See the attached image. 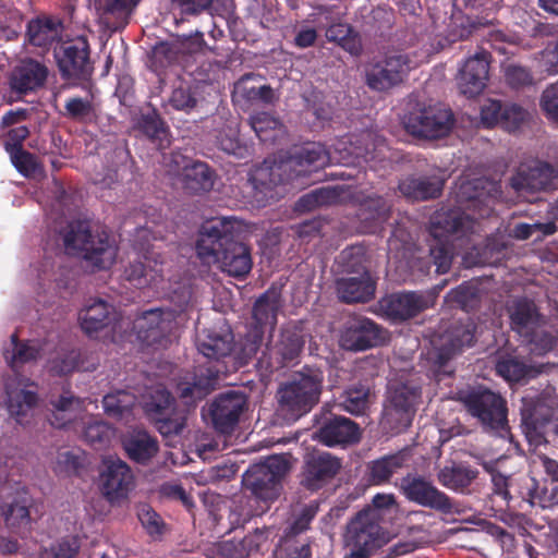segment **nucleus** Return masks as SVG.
I'll list each match as a JSON object with an SVG mask.
<instances>
[{
	"label": "nucleus",
	"mask_w": 558,
	"mask_h": 558,
	"mask_svg": "<svg viewBox=\"0 0 558 558\" xmlns=\"http://www.w3.org/2000/svg\"><path fill=\"white\" fill-rule=\"evenodd\" d=\"M497 373L508 381H519L529 376L533 369L518 357H506L496 364Z\"/></svg>",
	"instance_id": "obj_52"
},
{
	"label": "nucleus",
	"mask_w": 558,
	"mask_h": 558,
	"mask_svg": "<svg viewBox=\"0 0 558 558\" xmlns=\"http://www.w3.org/2000/svg\"><path fill=\"white\" fill-rule=\"evenodd\" d=\"M373 401V393L369 387L359 384L348 388L343 396L341 405L351 414H364Z\"/></svg>",
	"instance_id": "obj_43"
},
{
	"label": "nucleus",
	"mask_w": 558,
	"mask_h": 558,
	"mask_svg": "<svg viewBox=\"0 0 558 558\" xmlns=\"http://www.w3.org/2000/svg\"><path fill=\"white\" fill-rule=\"evenodd\" d=\"M303 344L299 332L291 329L282 330L278 341L269 348L271 367L280 368L292 363L300 355Z\"/></svg>",
	"instance_id": "obj_30"
},
{
	"label": "nucleus",
	"mask_w": 558,
	"mask_h": 558,
	"mask_svg": "<svg viewBox=\"0 0 558 558\" xmlns=\"http://www.w3.org/2000/svg\"><path fill=\"white\" fill-rule=\"evenodd\" d=\"M280 306V293L277 290H268L256 301L253 317L258 325L272 328Z\"/></svg>",
	"instance_id": "obj_40"
},
{
	"label": "nucleus",
	"mask_w": 558,
	"mask_h": 558,
	"mask_svg": "<svg viewBox=\"0 0 558 558\" xmlns=\"http://www.w3.org/2000/svg\"><path fill=\"white\" fill-rule=\"evenodd\" d=\"M314 436L319 442L331 447L359 441L361 432L350 418L336 416L325 422Z\"/></svg>",
	"instance_id": "obj_26"
},
{
	"label": "nucleus",
	"mask_w": 558,
	"mask_h": 558,
	"mask_svg": "<svg viewBox=\"0 0 558 558\" xmlns=\"http://www.w3.org/2000/svg\"><path fill=\"white\" fill-rule=\"evenodd\" d=\"M248 124L262 141L270 140L272 137L270 133L282 128L281 122L267 112L252 114L248 119Z\"/></svg>",
	"instance_id": "obj_54"
},
{
	"label": "nucleus",
	"mask_w": 558,
	"mask_h": 558,
	"mask_svg": "<svg viewBox=\"0 0 558 558\" xmlns=\"http://www.w3.org/2000/svg\"><path fill=\"white\" fill-rule=\"evenodd\" d=\"M457 202L464 210L471 214L461 213V209L437 213L432 222V234L441 239L447 234L462 232L463 234L474 230V219L488 217L493 210L495 199L500 196V185L492 180L478 178L474 180H462L456 186Z\"/></svg>",
	"instance_id": "obj_2"
},
{
	"label": "nucleus",
	"mask_w": 558,
	"mask_h": 558,
	"mask_svg": "<svg viewBox=\"0 0 558 558\" xmlns=\"http://www.w3.org/2000/svg\"><path fill=\"white\" fill-rule=\"evenodd\" d=\"M558 170L546 162L521 165L510 178V186L522 196L555 190L558 185Z\"/></svg>",
	"instance_id": "obj_14"
},
{
	"label": "nucleus",
	"mask_w": 558,
	"mask_h": 558,
	"mask_svg": "<svg viewBox=\"0 0 558 558\" xmlns=\"http://www.w3.org/2000/svg\"><path fill=\"white\" fill-rule=\"evenodd\" d=\"M429 305L430 295L416 292L395 293L380 301V308L393 320L409 319Z\"/></svg>",
	"instance_id": "obj_24"
},
{
	"label": "nucleus",
	"mask_w": 558,
	"mask_h": 558,
	"mask_svg": "<svg viewBox=\"0 0 558 558\" xmlns=\"http://www.w3.org/2000/svg\"><path fill=\"white\" fill-rule=\"evenodd\" d=\"M442 181L436 177L410 175L399 183L400 193L411 201H426L437 197L442 190Z\"/></svg>",
	"instance_id": "obj_31"
},
{
	"label": "nucleus",
	"mask_w": 558,
	"mask_h": 558,
	"mask_svg": "<svg viewBox=\"0 0 558 558\" xmlns=\"http://www.w3.org/2000/svg\"><path fill=\"white\" fill-rule=\"evenodd\" d=\"M48 69L38 61H22L12 72L11 87L19 93H27L44 85Z\"/></svg>",
	"instance_id": "obj_28"
},
{
	"label": "nucleus",
	"mask_w": 558,
	"mask_h": 558,
	"mask_svg": "<svg viewBox=\"0 0 558 558\" xmlns=\"http://www.w3.org/2000/svg\"><path fill=\"white\" fill-rule=\"evenodd\" d=\"M473 336L469 328L454 326L451 330L436 335L432 339L433 349L428 352V359L433 362L436 372L450 374L447 363L462 347L470 345Z\"/></svg>",
	"instance_id": "obj_16"
},
{
	"label": "nucleus",
	"mask_w": 558,
	"mask_h": 558,
	"mask_svg": "<svg viewBox=\"0 0 558 558\" xmlns=\"http://www.w3.org/2000/svg\"><path fill=\"white\" fill-rule=\"evenodd\" d=\"M101 24L110 29L117 31L128 23L131 10L138 0H93Z\"/></svg>",
	"instance_id": "obj_29"
},
{
	"label": "nucleus",
	"mask_w": 558,
	"mask_h": 558,
	"mask_svg": "<svg viewBox=\"0 0 558 558\" xmlns=\"http://www.w3.org/2000/svg\"><path fill=\"white\" fill-rule=\"evenodd\" d=\"M510 318L513 329L523 337H530L543 320L535 304L525 299L513 303L510 310Z\"/></svg>",
	"instance_id": "obj_35"
},
{
	"label": "nucleus",
	"mask_w": 558,
	"mask_h": 558,
	"mask_svg": "<svg viewBox=\"0 0 558 558\" xmlns=\"http://www.w3.org/2000/svg\"><path fill=\"white\" fill-rule=\"evenodd\" d=\"M145 413L158 422V429L163 435L180 434L185 427L187 410L173 408V399L169 391L161 387L155 388L144 402Z\"/></svg>",
	"instance_id": "obj_12"
},
{
	"label": "nucleus",
	"mask_w": 558,
	"mask_h": 558,
	"mask_svg": "<svg viewBox=\"0 0 558 558\" xmlns=\"http://www.w3.org/2000/svg\"><path fill=\"white\" fill-rule=\"evenodd\" d=\"M322 383L323 375L318 371L296 374L277 392L280 410L293 420L308 412L319 400Z\"/></svg>",
	"instance_id": "obj_5"
},
{
	"label": "nucleus",
	"mask_w": 558,
	"mask_h": 558,
	"mask_svg": "<svg viewBox=\"0 0 558 558\" xmlns=\"http://www.w3.org/2000/svg\"><path fill=\"white\" fill-rule=\"evenodd\" d=\"M337 195L332 189L324 187L303 195L295 204L300 213L311 211L319 206L335 202Z\"/></svg>",
	"instance_id": "obj_51"
},
{
	"label": "nucleus",
	"mask_w": 558,
	"mask_h": 558,
	"mask_svg": "<svg viewBox=\"0 0 558 558\" xmlns=\"http://www.w3.org/2000/svg\"><path fill=\"white\" fill-rule=\"evenodd\" d=\"M414 66V61L407 53L387 54L383 60L371 63L366 68V84L373 90H389L403 83Z\"/></svg>",
	"instance_id": "obj_9"
},
{
	"label": "nucleus",
	"mask_w": 558,
	"mask_h": 558,
	"mask_svg": "<svg viewBox=\"0 0 558 558\" xmlns=\"http://www.w3.org/2000/svg\"><path fill=\"white\" fill-rule=\"evenodd\" d=\"M489 63L486 52L469 58L457 76L459 92L472 98L480 95L486 87Z\"/></svg>",
	"instance_id": "obj_23"
},
{
	"label": "nucleus",
	"mask_w": 558,
	"mask_h": 558,
	"mask_svg": "<svg viewBox=\"0 0 558 558\" xmlns=\"http://www.w3.org/2000/svg\"><path fill=\"white\" fill-rule=\"evenodd\" d=\"M341 469L340 460L329 452L308 453L304 461L302 485L311 490L323 487L332 480Z\"/></svg>",
	"instance_id": "obj_19"
},
{
	"label": "nucleus",
	"mask_w": 558,
	"mask_h": 558,
	"mask_svg": "<svg viewBox=\"0 0 558 558\" xmlns=\"http://www.w3.org/2000/svg\"><path fill=\"white\" fill-rule=\"evenodd\" d=\"M405 462V454L402 452L384 457L375 461L372 465V477L376 483H383L389 480V477Z\"/></svg>",
	"instance_id": "obj_49"
},
{
	"label": "nucleus",
	"mask_w": 558,
	"mask_h": 558,
	"mask_svg": "<svg viewBox=\"0 0 558 558\" xmlns=\"http://www.w3.org/2000/svg\"><path fill=\"white\" fill-rule=\"evenodd\" d=\"M138 338L148 345L160 343L172 329V314L160 310L145 312L135 322Z\"/></svg>",
	"instance_id": "obj_27"
},
{
	"label": "nucleus",
	"mask_w": 558,
	"mask_h": 558,
	"mask_svg": "<svg viewBox=\"0 0 558 558\" xmlns=\"http://www.w3.org/2000/svg\"><path fill=\"white\" fill-rule=\"evenodd\" d=\"M169 104L177 110L190 111L196 107L197 100L190 88L178 87L173 89Z\"/></svg>",
	"instance_id": "obj_61"
},
{
	"label": "nucleus",
	"mask_w": 558,
	"mask_h": 558,
	"mask_svg": "<svg viewBox=\"0 0 558 558\" xmlns=\"http://www.w3.org/2000/svg\"><path fill=\"white\" fill-rule=\"evenodd\" d=\"M61 36V24L52 19L32 20L27 26L26 39L34 47L48 50Z\"/></svg>",
	"instance_id": "obj_34"
},
{
	"label": "nucleus",
	"mask_w": 558,
	"mask_h": 558,
	"mask_svg": "<svg viewBox=\"0 0 558 558\" xmlns=\"http://www.w3.org/2000/svg\"><path fill=\"white\" fill-rule=\"evenodd\" d=\"M11 157L14 166L25 175L36 177L41 174L43 169L34 155L23 149H17L11 153Z\"/></svg>",
	"instance_id": "obj_56"
},
{
	"label": "nucleus",
	"mask_w": 558,
	"mask_h": 558,
	"mask_svg": "<svg viewBox=\"0 0 558 558\" xmlns=\"http://www.w3.org/2000/svg\"><path fill=\"white\" fill-rule=\"evenodd\" d=\"M477 476V471L463 466H446L438 474V481L447 488L461 490Z\"/></svg>",
	"instance_id": "obj_46"
},
{
	"label": "nucleus",
	"mask_w": 558,
	"mask_h": 558,
	"mask_svg": "<svg viewBox=\"0 0 558 558\" xmlns=\"http://www.w3.org/2000/svg\"><path fill=\"white\" fill-rule=\"evenodd\" d=\"M215 182L214 172L202 161L190 165L184 177L180 181L181 186L190 193H203L213 189Z\"/></svg>",
	"instance_id": "obj_37"
},
{
	"label": "nucleus",
	"mask_w": 558,
	"mask_h": 558,
	"mask_svg": "<svg viewBox=\"0 0 558 558\" xmlns=\"http://www.w3.org/2000/svg\"><path fill=\"white\" fill-rule=\"evenodd\" d=\"M51 424L56 427H64L72 422L82 410V401L72 395L59 396L52 402Z\"/></svg>",
	"instance_id": "obj_42"
},
{
	"label": "nucleus",
	"mask_w": 558,
	"mask_h": 558,
	"mask_svg": "<svg viewBox=\"0 0 558 558\" xmlns=\"http://www.w3.org/2000/svg\"><path fill=\"white\" fill-rule=\"evenodd\" d=\"M198 351L206 357L220 361L233 349V336L229 330H204L198 336Z\"/></svg>",
	"instance_id": "obj_33"
},
{
	"label": "nucleus",
	"mask_w": 558,
	"mask_h": 558,
	"mask_svg": "<svg viewBox=\"0 0 558 558\" xmlns=\"http://www.w3.org/2000/svg\"><path fill=\"white\" fill-rule=\"evenodd\" d=\"M220 373L226 369L199 367L194 374H186L177 385L178 393L185 407H193L197 401L207 396L214 388Z\"/></svg>",
	"instance_id": "obj_21"
},
{
	"label": "nucleus",
	"mask_w": 558,
	"mask_h": 558,
	"mask_svg": "<svg viewBox=\"0 0 558 558\" xmlns=\"http://www.w3.org/2000/svg\"><path fill=\"white\" fill-rule=\"evenodd\" d=\"M342 260L351 275L337 280L338 296L345 303L368 301L375 291L366 266V255L362 246H352L342 252Z\"/></svg>",
	"instance_id": "obj_6"
},
{
	"label": "nucleus",
	"mask_w": 558,
	"mask_h": 558,
	"mask_svg": "<svg viewBox=\"0 0 558 558\" xmlns=\"http://www.w3.org/2000/svg\"><path fill=\"white\" fill-rule=\"evenodd\" d=\"M345 143L340 142L335 148V151H328L318 143H310L301 148L294 150L292 155L286 159L275 161L270 167H263L258 170V180L264 182V178L269 173L270 185H276L284 182H293L300 178L307 177L330 162H339L343 165H351L349 155H341V146Z\"/></svg>",
	"instance_id": "obj_3"
},
{
	"label": "nucleus",
	"mask_w": 558,
	"mask_h": 558,
	"mask_svg": "<svg viewBox=\"0 0 558 558\" xmlns=\"http://www.w3.org/2000/svg\"><path fill=\"white\" fill-rule=\"evenodd\" d=\"M235 221L216 217L203 223L196 243L197 255L207 263L235 278H243L252 269L250 248L234 240Z\"/></svg>",
	"instance_id": "obj_1"
},
{
	"label": "nucleus",
	"mask_w": 558,
	"mask_h": 558,
	"mask_svg": "<svg viewBox=\"0 0 558 558\" xmlns=\"http://www.w3.org/2000/svg\"><path fill=\"white\" fill-rule=\"evenodd\" d=\"M329 41L338 43L343 49L352 54H359L362 50L361 39L349 24L336 23L326 31Z\"/></svg>",
	"instance_id": "obj_45"
},
{
	"label": "nucleus",
	"mask_w": 558,
	"mask_h": 558,
	"mask_svg": "<svg viewBox=\"0 0 558 558\" xmlns=\"http://www.w3.org/2000/svg\"><path fill=\"white\" fill-rule=\"evenodd\" d=\"M390 537L375 520L373 512L360 511L348 523L344 541L350 548H356L371 556L389 542Z\"/></svg>",
	"instance_id": "obj_11"
},
{
	"label": "nucleus",
	"mask_w": 558,
	"mask_h": 558,
	"mask_svg": "<svg viewBox=\"0 0 558 558\" xmlns=\"http://www.w3.org/2000/svg\"><path fill=\"white\" fill-rule=\"evenodd\" d=\"M453 122L452 111L439 104L418 106L403 119L404 128L410 134L430 140L448 135Z\"/></svg>",
	"instance_id": "obj_8"
},
{
	"label": "nucleus",
	"mask_w": 558,
	"mask_h": 558,
	"mask_svg": "<svg viewBox=\"0 0 558 558\" xmlns=\"http://www.w3.org/2000/svg\"><path fill=\"white\" fill-rule=\"evenodd\" d=\"M420 398V389L416 385L410 383H395L391 384L389 390L388 402L413 410Z\"/></svg>",
	"instance_id": "obj_48"
},
{
	"label": "nucleus",
	"mask_w": 558,
	"mask_h": 558,
	"mask_svg": "<svg viewBox=\"0 0 558 558\" xmlns=\"http://www.w3.org/2000/svg\"><path fill=\"white\" fill-rule=\"evenodd\" d=\"M504 106L500 101L487 99L481 107V123L486 128L501 125Z\"/></svg>",
	"instance_id": "obj_59"
},
{
	"label": "nucleus",
	"mask_w": 558,
	"mask_h": 558,
	"mask_svg": "<svg viewBox=\"0 0 558 558\" xmlns=\"http://www.w3.org/2000/svg\"><path fill=\"white\" fill-rule=\"evenodd\" d=\"M401 490L405 497L423 507L432 508L442 513H453L456 506L452 500L440 492L432 482L422 476L408 475L402 478Z\"/></svg>",
	"instance_id": "obj_15"
},
{
	"label": "nucleus",
	"mask_w": 558,
	"mask_h": 558,
	"mask_svg": "<svg viewBox=\"0 0 558 558\" xmlns=\"http://www.w3.org/2000/svg\"><path fill=\"white\" fill-rule=\"evenodd\" d=\"M81 458L70 450L58 452L53 462V471L58 474L70 475L81 468Z\"/></svg>",
	"instance_id": "obj_58"
},
{
	"label": "nucleus",
	"mask_w": 558,
	"mask_h": 558,
	"mask_svg": "<svg viewBox=\"0 0 558 558\" xmlns=\"http://www.w3.org/2000/svg\"><path fill=\"white\" fill-rule=\"evenodd\" d=\"M4 405L15 421L21 422L38 404L36 386L27 377L11 374L3 377Z\"/></svg>",
	"instance_id": "obj_13"
},
{
	"label": "nucleus",
	"mask_w": 558,
	"mask_h": 558,
	"mask_svg": "<svg viewBox=\"0 0 558 558\" xmlns=\"http://www.w3.org/2000/svg\"><path fill=\"white\" fill-rule=\"evenodd\" d=\"M459 399L466 410L483 424L492 429L504 428L507 422L506 401L501 396L487 390L477 389L470 392H459Z\"/></svg>",
	"instance_id": "obj_10"
},
{
	"label": "nucleus",
	"mask_w": 558,
	"mask_h": 558,
	"mask_svg": "<svg viewBox=\"0 0 558 558\" xmlns=\"http://www.w3.org/2000/svg\"><path fill=\"white\" fill-rule=\"evenodd\" d=\"M396 499L391 494H378L373 498L372 505L362 511H369L375 514V520L380 522L386 512L396 507Z\"/></svg>",
	"instance_id": "obj_60"
},
{
	"label": "nucleus",
	"mask_w": 558,
	"mask_h": 558,
	"mask_svg": "<svg viewBox=\"0 0 558 558\" xmlns=\"http://www.w3.org/2000/svg\"><path fill=\"white\" fill-rule=\"evenodd\" d=\"M384 340L379 327L367 318L350 319L340 338L345 350L361 351L379 344Z\"/></svg>",
	"instance_id": "obj_22"
},
{
	"label": "nucleus",
	"mask_w": 558,
	"mask_h": 558,
	"mask_svg": "<svg viewBox=\"0 0 558 558\" xmlns=\"http://www.w3.org/2000/svg\"><path fill=\"white\" fill-rule=\"evenodd\" d=\"M183 47L184 44L160 43L154 47L153 56L161 65H163L165 63L172 62Z\"/></svg>",
	"instance_id": "obj_64"
},
{
	"label": "nucleus",
	"mask_w": 558,
	"mask_h": 558,
	"mask_svg": "<svg viewBox=\"0 0 558 558\" xmlns=\"http://www.w3.org/2000/svg\"><path fill=\"white\" fill-rule=\"evenodd\" d=\"M246 408V398L241 392L230 391L218 396L209 407L214 427L223 434L231 433Z\"/></svg>",
	"instance_id": "obj_18"
},
{
	"label": "nucleus",
	"mask_w": 558,
	"mask_h": 558,
	"mask_svg": "<svg viewBox=\"0 0 558 558\" xmlns=\"http://www.w3.org/2000/svg\"><path fill=\"white\" fill-rule=\"evenodd\" d=\"M65 110L69 117L80 121H85L93 116V106L87 99L71 98L65 105Z\"/></svg>",
	"instance_id": "obj_62"
},
{
	"label": "nucleus",
	"mask_w": 558,
	"mask_h": 558,
	"mask_svg": "<svg viewBox=\"0 0 558 558\" xmlns=\"http://www.w3.org/2000/svg\"><path fill=\"white\" fill-rule=\"evenodd\" d=\"M413 414L414 410H407V408H402L387 401L384 408L380 425L385 430L399 433L411 424Z\"/></svg>",
	"instance_id": "obj_44"
},
{
	"label": "nucleus",
	"mask_w": 558,
	"mask_h": 558,
	"mask_svg": "<svg viewBox=\"0 0 558 558\" xmlns=\"http://www.w3.org/2000/svg\"><path fill=\"white\" fill-rule=\"evenodd\" d=\"M124 449L130 459L146 463L158 452V441L144 429H133L123 439Z\"/></svg>",
	"instance_id": "obj_32"
},
{
	"label": "nucleus",
	"mask_w": 558,
	"mask_h": 558,
	"mask_svg": "<svg viewBox=\"0 0 558 558\" xmlns=\"http://www.w3.org/2000/svg\"><path fill=\"white\" fill-rule=\"evenodd\" d=\"M69 254L81 255L90 266L107 269L116 260L117 247L106 232L92 233L87 221H71L63 231Z\"/></svg>",
	"instance_id": "obj_4"
},
{
	"label": "nucleus",
	"mask_w": 558,
	"mask_h": 558,
	"mask_svg": "<svg viewBox=\"0 0 558 558\" xmlns=\"http://www.w3.org/2000/svg\"><path fill=\"white\" fill-rule=\"evenodd\" d=\"M531 119V113L517 104H507L504 106L501 114V126L514 132L525 125Z\"/></svg>",
	"instance_id": "obj_53"
},
{
	"label": "nucleus",
	"mask_w": 558,
	"mask_h": 558,
	"mask_svg": "<svg viewBox=\"0 0 558 558\" xmlns=\"http://www.w3.org/2000/svg\"><path fill=\"white\" fill-rule=\"evenodd\" d=\"M541 107L549 119L558 121V82L544 90Z\"/></svg>",
	"instance_id": "obj_63"
},
{
	"label": "nucleus",
	"mask_w": 558,
	"mask_h": 558,
	"mask_svg": "<svg viewBox=\"0 0 558 558\" xmlns=\"http://www.w3.org/2000/svg\"><path fill=\"white\" fill-rule=\"evenodd\" d=\"M113 436V428L101 420L93 418L84 426V439L95 447L105 446Z\"/></svg>",
	"instance_id": "obj_50"
},
{
	"label": "nucleus",
	"mask_w": 558,
	"mask_h": 558,
	"mask_svg": "<svg viewBox=\"0 0 558 558\" xmlns=\"http://www.w3.org/2000/svg\"><path fill=\"white\" fill-rule=\"evenodd\" d=\"M140 130L159 147L169 146V131L163 121L157 114L143 116L138 121Z\"/></svg>",
	"instance_id": "obj_47"
},
{
	"label": "nucleus",
	"mask_w": 558,
	"mask_h": 558,
	"mask_svg": "<svg viewBox=\"0 0 558 558\" xmlns=\"http://www.w3.org/2000/svg\"><path fill=\"white\" fill-rule=\"evenodd\" d=\"M78 319L82 329L92 336L109 326L116 325L119 320V315L116 308L108 302L101 299H93L80 312Z\"/></svg>",
	"instance_id": "obj_25"
},
{
	"label": "nucleus",
	"mask_w": 558,
	"mask_h": 558,
	"mask_svg": "<svg viewBox=\"0 0 558 558\" xmlns=\"http://www.w3.org/2000/svg\"><path fill=\"white\" fill-rule=\"evenodd\" d=\"M31 500L26 497L14 499L2 507L5 525L13 531L28 530L32 523Z\"/></svg>",
	"instance_id": "obj_39"
},
{
	"label": "nucleus",
	"mask_w": 558,
	"mask_h": 558,
	"mask_svg": "<svg viewBox=\"0 0 558 558\" xmlns=\"http://www.w3.org/2000/svg\"><path fill=\"white\" fill-rule=\"evenodd\" d=\"M78 548L77 539L69 536L44 548L40 553V558H75Z\"/></svg>",
	"instance_id": "obj_55"
},
{
	"label": "nucleus",
	"mask_w": 558,
	"mask_h": 558,
	"mask_svg": "<svg viewBox=\"0 0 558 558\" xmlns=\"http://www.w3.org/2000/svg\"><path fill=\"white\" fill-rule=\"evenodd\" d=\"M158 254L149 252L145 255V263H131L124 270L126 280L133 282L137 287L155 282L161 276V262L158 263Z\"/></svg>",
	"instance_id": "obj_36"
},
{
	"label": "nucleus",
	"mask_w": 558,
	"mask_h": 558,
	"mask_svg": "<svg viewBox=\"0 0 558 558\" xmlns=\"http://www.w3.org/2000/svg\"><path fill=\"white\" fill-rule=\"evenodd\" d=\"M7 363L15 368L24 363L35 361L40 356V348L35 342H20L17 335L11 336L10 344L4 349Z\"/></svg>",
	"instance_id": "obj_41"
},
{
	"label": "nucleus",
	"mask_w": 558,
	"mask_h": 558,
	"mask_svg": "<svg viewBox=\"0 0 558 558\" xmlns=\"http://www.w3.org/2000/svg\"><path fill=\"white\" fill-rule=\"evenodd\" d=\"M100 474L102 495L111 502L124 498L133 485V474L129 465L118 458H108Z\"/></svg>",
	"instance_id": "obj_20"
},
{
	"label": "nucleus",
	"mask_w": 558,
	"mask_h": 558,
	"mask_svg": "<svg viewBox=\"0 0 558 558\" xmlns=\"http://www.w3.org/2000/svg\"><path fill=\"white\" fill-rule=\"evenodd\" d=\"M318 510V504L312 501L294 510V520L290 526L291 534L295 535L308 529V525Z\"/></svg>",
	"instance_id": "obj_57"
},
{
	"label": "nucleus",
	"mask_w": 558,
	"mask_h": 558,
	"mask_svg": "<svg viewBox=\"0 0 558 558\" xmlns=\"http://www.w3.org/2000/svg\"><path fill=\"white\" fill-rule=\"evenodd\" d=\"M105 412L116 418L129 422L133 416L136 397L128 391L108 393L102 400Z\"/></svg>",
	"instance_id": "obj_38"
},
{
	"label": "nucleus",
	"mask_w": 558,
	"mask_h": 558,
	"mask_svg": "<svg viewBox=\"0 0 558 558\" xmlns=\"http://www.w3.org/2000/svg\"><path fill=\"white\" fill-rule=\"evenodd\" d=\"M290 470L284 456H271L252 465L243 475V485L263 501L276 499L280 493V481Z\"/></svg>",
	"instance_id": "obj_7"
},
{
	"label": "nucleus",
	"mask_w": 558,
	"mask_h": 558,
	"mask_svg": "<svg viewBox=\"0 0 558 558\" xmlns=\"http://www.w3.org/2000/svg\"><path fill=\"white\" fill-rule=\"evenodd\" d=\"M58 66L65 77H82L90 73L89 46L85 37L77 36L54 50Z\"/></svg>",
	"instance_id": "obj_17"
}]
</instances>
